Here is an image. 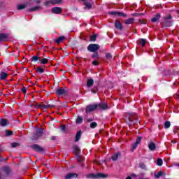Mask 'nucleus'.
<instances>
[{
  "label": "nucleus",
  "mask_w": 179,
  "mask_h": 179,
  "mask_svg": "<svg viewBox=\"0 0 179 179\" xmlns=\"http://www.w3.org/2000/svg\"><path fill=\"white\" fill-rule=\"evenodd\" d=\"M88 178H92V179H100V178H107L108 175L104 173H90L87 175Z\"/></svg>",
  "instance_id": "obj_1"
},
{
  "label": "nucleus",
  "mask_w": 179,
  "mask_h": 179,
  "mask_svg": "<svg viewBox=\"0 0 179 179\" xmlns=\"http://www.w3.org/2000/svg\"><path fill=\"white\" fill-rule=\"evenodd\" d=\"M56 94L60 97H66L68 96V91L64 87H59L56 90Z\"/></svg>",
  "instance_id": "obj_2"
},
{
  "label": "nucleus",
  "mask_w": 179,
  "mask_h": 179,
  "mask_svg": "<svg viewBox=\"0 0 179 179\" xmlns=\"http://www.w3.org/2000/svg\"><path fill=\"white\" fill-rule=\"evenodd\" d=\"M100 48V45L97 44H90L87 47L88 51H90V52H96Z\"/></svg>",
  "instance_id": "obj_3"
},
{
  "label": "nucleus",
  "mask_w": 179,
  "mask_h": 179,
  "mask_svg": "<svg viewBox=\"0 0 179 179\" xmlns=\"http://www.w3.org/2000/svg\"><path fill=\"white\" fill-rule=\"evenodd\" d=\"M62 2V0H48L45 2V6H50V5H57Z\"/></svg>",
  "instance_id": "obj_4"
},
{
  "label": "nucleus",
  "mask_w": 179,
  "mask_h": 179,
  "mask_svg": "<svg viewBox=\"0 0 179 179\" xmlns=\"http://www.w3.org/2000/svg\"><path fill=\"white\" fill-rule=\"evenodd\" d=\"M37 108H41V110H47V108H54L55 107V105L48 104H36Z\"/></svg>",
  "instance_id": "obj_5"
},
{
  "label": "nucleus",
  "mask_w": 179,
  "mask_h": 179,
  "mask_svg": "<svg viewBox=\"0 0 179 179\" xmlns=\"http://www.w3.org/2000/svg\"><path fill=\"white\" fill-rule=\"evenodd\" d=\"M43 129H37L36 134L34 135V139H38V138H41V136L43 135Z\"/></svg>",
  "instance_id": "obj_6"
},
{
  "label": "nucleus",
  "mask_w": 179,
  "mask_h": 179,
  "mask_svg": "<svg viewBox=\"0 0 179 179\" xmlns=\"http://www.w3.org/2000/svg\"><path fill=\"white\" fill-rule=\"evenodd\" d=\"M97 107H99V105L97 104L90 105L87 106L85 111L86 113H90L92 111H94V110H97Z\"/></svg>",
  "instance_id": "obj_7"
},
{
  "label": "nucleus",
  "mask_w": 179,
  "mask_h": 179,
  "mask_svg": "<svg viewBox=\"0 0 179 179\" xmlns=\"http://www.w3.org/2000/svg\"><path fill=\"white\" fill-rule=\"evenodd\" d=\"M141 141H142V138L141 137L137 138L135 143L131 145V152H134V150L136 149V148H138V145L141 143Z\"/></svg>",
  "instance_id": "obj_8"
},
{
  "label": "nucleus",
  "mask_w": 179,
  "mask_h": 179,
  "mask_svg": "<svg viewBox=\"0 0 179 179\" xmlns=\"http://www.w3.org/2000/svg\"><path fill=\"white\" fill-rule=\"evenodd\" d=\"M32 149H34V150H36V152H43V150H44V149H43V148H41L40 145H37V144H34L31 145Z\"/></svg>",
  "instance_id": "obj_9"
},
{
  "label": "nucleus",
  "mask_w": 179,
  "mask_h": 179,
  "mask_svg": "<svg viewBox=\"0 0 179 179\" xmlns=\"http://www.w3.org/2000/svg\"><path fill=\"white\" fill-rule=\"evenodd\" d=\"M8 76V74L7 73H5L4 71H1L0 73V80H6Z\"/></svg>",
  "instance_id": "obj_10"
},
{
  "label": "nucleus",
  "mask_w": 179,
  "mask_h": 179,
  "mask_svg": "<svg viewBox=\"0 0 179 179\" xmlns=\"http://www.w3.org/2000/svg\"><path fill=\"white\" fill-rule=\"evenodd\" d=\"M62 12V9L59 7H55L52 8V13L59 14Z\"/></svg>",
  "instance_id": "obj_11"
},
{
  "label": "nucleus",
  "mask_w": 179,
  "mask_h": 179,
  "mask_svg": "<svg viewBox=\"0 0 179 179\" xmlns=\"http://www.w3.org/2000/svg\"><path fill=\"white\" fill-rule=\"evenodd\" d=\"M73 152L76 153V156H78V155L80 153V148H79L78 145H74L73 147Z\"/></svg>",
  "instance_id": "obj_12"
},
{
  "label": "nucleus",
  "mask_w": 179,
  "mask_h": 179,
  "mask_svg": "<svg viewBox=\"0 0 179 179\" xmlns=\"http://www.w3.org/2000/svg\"><path fill=\"white\" fill-rule=\"evenodd\" d=\"M40 9H41V7L40 6H36L28 9V12H36L37 10H40Z\"/></svg>",
  "instance_id": "obj_13"
},
{
  "label": "nucleus",
  "mask_w": 179,
  "mask_h": 179,
  "mask_svg": "<svg viewBox=\"0 0 179 179\" xmlns=\"http://www.w3.org/2000/svg\"><path fill=\"white\" fill-rule=\"evenodd\" d=\"M0 41H8V34H0Z\"/></svg>",
  "instance_id": "obj_14"
},
{
  "label": "nucleus",
  "mask_w": 179,
  "mask_h": 179,
  "mask_svg": "<svg viewBox=\"0 0 179 179\" xmlns=\"http://www.w3.org/2000/svg\"><path fill=\"white\" fill-rule=\"evenodd\" d=\"M64 40H65V36H59L58 38L55 40V42L57 44H61V43H64Z\"/></svg>",
  "instance_id": "obj_15"
},
{
  "label": "nucleus",
  "mask_w": 179,
  "mask_h": 179,
  "mask_svg": "<svg viewBox=\"0 0 179 179\" xmlns=\"http://www.w3.org/2000/svg\"><path fill=\"white\" fill-rule=\"evenodd\" d=\"M115 27L118 30H121L122 29V24L118 20H116L115 22Z\"/></svg>",
  "instance_id": "obj_16"
},
{
  "label": "nucleus",
  "mask_w": 179,
  "mask_h": 179,
  "mask_svg": "<svg viewBox=\"0 0 179 179\" xmlns=\"http://www.w3.org/2000/svg\"><path fill=\"white\" fill-rule=\"evenodd\" d=\"M98 106L102 110H107V108H108V105H107L106 103H99Z\"/></svg>",
  "instance_id": "obj_17"
},
{
  "label": "nucleus",
  "mask_w": 179,
  "mask_h": 179,
  "mask_svg": "<svg viewBox=\"0 0 179 179\" xmlns=\"http://www.w3.org/2000/svg\"><path fill=\"white\" fill-rule=\"evenodd\" d=\"M148 148H149L150 150L154 151L156 149V145L155 144V143L150 142L148 144Z\"/></svg>",
  "instance_id": "obj_18"
},
{
  "label": "nucleus",
  "mask_w": 179,
  "mask_h": 179,
  "mask_svg": "<svg viewBox=\"0 0 179 179\" xmlns=\"http://www.w3.org/2000/svg\"><path fill=\"white\" fill-rule=\"evenodd\" d=\"M0 125L1 127H6V125H8V120H6V119H1L0 120Z\"/></svg>",
  "instance_id": "obj_19"
},
{
  "label": "nucleus",
  "mask_w": 179,
  "mask_h": 179,
  "mask_svg": "<svg viewBox=\"0 0 179 179\" xmlns=\"http://www.w3.org/2000/svg\"><path fill=\"white\" fill-rule=\"evenodd\" d=\"M134 21H135V19L129 18V19L125 20L124 21V23H125V24H132V23H134Z\"/></svg>",
  "instance_id": "obj_20"
},
{
  "label": "nucleus",
  "mask_w": 179,
  "mask_h": 179,
  "mask_svg": "<svg viewBox=\"0 0 179 179\" xmlns=\"http://www.w3.org/2000/svg\"><path fill=\"white\" fill-rule=\"evenodd\" d=\"M137 44H140L142 47H145L146 44V39H139L137 41Z\"/></svg>",
  "instance_id": "obj_21"
},
{
  "label": "nucleus",
  "mask_w": 179,
  "mask_h": 179,
  "mask_svg": "<svg viewBox=\"0 0 179 179\" xmlns=\"http://www.w3.org/2000/svg\"><path fill=\"white\" fill-rule=\"evenodd\" d=\"M82 136V131H79L77 132L76 136V139L75 141L76 142H79V141L80 140V137Z\"/></svg>",
  "instance_id": "obj_22"
},
{
  "label": "nucleus",
  "mask_w": 179,
  "mask_h": 179,
  "mask_svg": "<svg viewBox=\"0 0 179 179\" xmlns=\"http://www.w3.org/2000/svg\"><path fill=\"white\" fill-rule=\"evenodd\" d=\"M111 15H115L116 16H122L123 17H125V16H127V14H124V13L120 12H112Z\"/></svg>",
  "instance_id": "obj_23"
},
{
  "label": "nucleus",
  "mask_w": 179,
  "mask_h": 179,
  "mask_svg": "<svg viewBox=\"0 0 179 179\" xmlns=\"http://www.w3.org/2000/svg\"><path fill=\"white\" fill-rule=\"evenodd\" d=\"M159 19H160V14H157L152 18L151 22H157Z\"/></svg>",
  "instance_id": "obj_24"
},
{
  "label": "nucleus",
  "mask_w": 179,
  "mask_h": 179,
  "mask_svg": "<svg viewBox=\"0 0 179 179\" xmlns=\"http://www.w3.org/2000/svg\"><path fill=\"white\" fill-rule=\"evenodd\" d=\"M94 84V80H93V79H90L87 80V85L88 86V87L93 86Z\"/></svg>",
  "instance_id": "obj_25"
},
{
  "label": "nucleus",
  "mask_w": 179,
  "mask_h": 179,
  "mask_svg": "<svg viewBox=\"0 0 179 179\" xmlns=\"http://www.w3.org/2000/svg\"><path fill=\"white\" fill-rule=\"evenodd\" d=\"M78 177V174L76 173H68V178H76Z\"/></svg>",
  "instance_id": "obj_26"
},
{
  "label": "nucleus",
  "mask_w": 179,
  "mask_h": 179,
  "mask_svg": "<svg viewBox=\"0 0 179 179\" xmlns=\"http://www.w3.org/2000/svg\"><path fill=\"white\" fill-rule=\"evenodd\" d=\"M120 156H121V154L120 153H115V155H113L112 156V159L113 161H115V160H117L118 159V157H120Z\"/></svg>",
  "instance_id": "obj_27"
},
{
  "label": "nucleus",
  "mask_w": 179,
  "mask_h": 179,
  "mask_svg": "<svg viewBox=\"0 0 179 179\" xmlns=\"http://www.w3.org/2000/svg\"><path fill=\"white\" fill-rule=\"evenodd\" d=\"M25 8H26L25 4H20V5L17 6V10H22V9H24Z\"/></svg>",
  "instance_id": "obj_28"
},
{
  "label": "nucleus",
  "mask_w": 179,
  "mask_h": 179,
  "mask_svg": "<svg viewBox=\"0 0 179 179\" xmlns=\"http://www.w3.org/2000/svg\"><path fill=\"white\" fill-rule=\"evenodd\" d=\"M60 131L62 132H66V126H65V124H61Z\"/></svg>",
  "instance_id": "obj_29"
},
{
  "label": "nucleus",
  "mask_w": 179,
  "mask_h": 179,
  "mask_svg": "<svg viewBox=\"0 0 179 179\" xmlns=\"http://www.w3.org/2000/svg\"><path fill=\"white\" fill-rule=\"evenodd\" d=\"M157 166H163V159L159 158V159L157 160Z\"/></svg>",
  "instance_id": "obj_30"
},
{
  "label": "nucleus",
  "mask_w": 179,
  "mask_h": 179,
  "mask_svg": "<svg viewBox=\"0 0 179 179\" xmlns=\"http://www.w3.org/2000/svg\"><path fill=\"white\" fill-rule=\"evenodd\" d=\"M83 122V118L80 116H79L76 120L77 124H82Z\"/></svg>",
  "instance_id": "obj_31"
},
{
  "label": "nucleus",
  "mask_w": 179,
  "mask_h": 179,
  "mask_svg": "<svg viewBox=\"0 0 179 179\" xmlns=\"http://www.w3.org/2000/svg\"><path fill=\"white\" fill-rule=\"evenodd\" d=\"M31 60L36 62V61H41V57H38V56H33L31 58Z\"/></svg>",
  "instance_id": "obj_32"
},
{
  "label": "nucleus",
  "mask_w": 179,
  "mask_h": 179,
  "mask_svg": "<svg viewBox=\"0 0 179 179\" xmlns=\"http://www.w3.org/2000/svg\"><path fill=\"white\" fill-rule=\"evenodd\" d=\"M36 72H38V73H43L44 72V69L41 67H38L36 69Z\"/></svg>",
  "instance_id": "obj_33"
},
{
  "label": "nucleus",
  "mask_w": 179,
  "mask_h": 179,
  "mask_svg": "<svg viewBox=\"0 0 179 179\" xmlns=\"http://www.w3.org/2000/svg\"><path fill=\"white\" fill-rule=\"evenodd\" d=\"M40 61H41V64H48V59L45 58L42 59Z\"/></svg>",
  "instance_id": "obj_34"
},
{
  "label": "nucleus",
  "mask_w": 179,
  "mask_h": 179,
  "mask_svg": "<svg viewBox=\"0 0 179 179\" xmlns=\"http://www.w3.org/2000/svg\"><path fill=\"white\" fill-rule=\"evenodd\" d=\"M96 127H97V123L96 122H93L92 123L90 124L91 128H96Z\"/></svg>",
  "instance_id": "obj_35"
},
{
  "label": "nucleus",
  "mask_w": 179,
  "mask_h": 179,
  "mask_svg": "<svg viewBox=\"0 0 179 179\" xmlns=\"http://www.w3.org/2000/svg\"><path fill=\"white\" fill-rule=\"evenodd\" d=\"M85 5L87 9H90V8H92V4L90 3L85 2Z\"/></svg>",
  "instance_id": "obj_36"
},
{
  "label": "nucleus",
  "mask_w": 179,
  "mask_h": 179,
  "mask_svg": "<svg viewBox=\"0 0 179 179\" xmlns=\"http://www.w3.org/2000/svg\"><path fill=\"white\" fill-rule=\"evenodd\" d=\"M171 125V124L170 123V122L167 121V122H166L165 124H164V127L167 129V128H169Z\"/></svg>",
  "instance_id": "obj_37"
},
{
  "label": "nucleus",
  "mask_w": 179,
  "mask_h": 179,
  "mask_svg": "<svg viewBox=\"0 0 179 179\" xmlns=\"http://www.w3.org/2000/svg\"><path fill=\"white\" fill-rule=\"evenodd\" d=\"M10 135H12V131H9V130H6V136H10Z\"/></svg>",
  "instance_id": "obj_38"
},
{
  "label": "nucleus",
  "mask_w": 179,
  "mask_h": 179,
  "mask_svg": "<svg viewBox=\"0 0 179 179\" xmlns=\"http://www.w3.org/2000/svg\"><path fill=\"white\" fill-rule=\"evenodd\" d=\"M162 172H159L158 173L155 175V178H159L160 177H162Z\"/></svg>",
  "instance_id": "obj_39"
},
{
  "label": "nucleus",
  "mask_w": 179,
  "mask_h": 179,
  "mask_svg": "<svg viewBox=\"0 0 179 179\" xmlns=\"http://www.w3.org/2000/svg\"><path fill=\"white\" fill-rule=\"evenodd\" d=\"M96 35H92V36H91V37H90V41H96Z\"/></svg>",
  "instance_id": "obj_40"
},
{
  "label": "nucleus",
  "mask_w": 179,
  "mask_h": 179,
  "mask_svg": "<svg viewBox=\"0 0 179 179\" xmlns=\"http://www.w3.org/2000/svg\"><path fill=\"white\" fill-rule=\"evenodd\" d=\"M106 58L107 59H111V58H112L111 54H110V53H106Z\"/></svg>",
  "instance_id": "obj_41"
},
{
  "label": "nucleus",
  "mask_w": 179,
  "mask_h": 179,
  "mask_svg": "<svg viewBox=\"0 0 179 179\" xmlns=\"http://www.w3.org/2000/svg\"><path fill=\"white\" fill-rule=\"evenodd\" d=\"M11 146L13 148H16L17 146H19V143H11Z\"/></svg>",
  "instance_id": "obj_42"
},
{
  "label": "nucleus",
  "mask_w": 179,
  "mask_h": 179,
  "mask_svg": "<svg viewBox=\"0 0 179 179\" xmlns=\"http://www.w3.org/2000/svg\"><path fill=\"white\" fill-rule=\"evenodd\" d=\"M92 58H95V59H97L99 58V53H95L94 55H92Z\"/></svg>",
  "instance_id": "obj_43"
},
{
  "label": "nucleus",
  "mask_w": 179,
  "mask_h": 179,
  "mask_svg": "<svg viewBox=\"0 0 179 179\" xmlns=\"http://www.w3.org/2000/svg\"><path fill=\"white\" fill-rule=\"evenodd\" d=\"M171 15H169L168 16H166V17H165V19L166 20H170L171 19Z\"/></svg>",
  "instance_id": "obj_44"
},
{
  "label": "nucleus",
  "mask_w": 179,
  "mask_h": 179,
  "mask_svg": "<svg viewBox=\"0 0 179 179\" xmlns=\"http://www.w3.org/2000/svg\"><path fill=\"white\" fill-rule=\"evenodd\" d=\"M92 64H94V65H95V66H97V65H99V62L94 60V61L92 62Z\"/></svg>",
  "instance_id": "obj_45"
},
{
  "label": "nucleus",
  "mask_w": 179,
  "mask_h": 179,
  "mask_svg": "<svg viewBox=\"0 0 179 179\" xmlns=\"http://www.w3.org/2000/svg\"><path fill=\"white\" fill-rule=\"evenodd\" d=\"M21 90H22V93H26V92H27L26 87H22Z\"/></svg>",
  "instance_id": "obj_46"
},
{
  "label": "nucleus",
  "mask_w": 179,
  "mask_h": 179,
  "mask_svg": "<svg viewBox=\"0 0 179 179\" xmlns=\"http://www.w3.org/2000/svg\"><path fill=\"white\" fill-rule=\"evenodd\" d=\"M92 93H97V92L94 90H92Z\"/></svg>",
  "instance_id": "obj_47"
},
{
  "label": "nucleus",
  "mask_w": 179,
  "mask_h": 179,
  "mask_svg": "<svg viewBox=\"0 0 179 179\" xmlns=\"http://www.w3.org/2000/svg\"><path fill=\"white\" fill-rule=\"evenodd\" d=\"M41 1L40 0H37L36 1V3H40Z\"/></svg>",
  "instance_id": "obj_48"
},
{
  "label": "nucleus",
  "mask_w": 179,
  "mask_h": 179,
  "mask_svg": "<svg viewBox=\"0 0 179 179\" xmlns=\"http://www.w3.org/2000/svg\"><path fill=\"white\" fill-rule=\"evenodd\" d=\"M126 179H132V178H131V176H128Z\"/></svg>",
  "instance_id": "obj_49"
},
{
  "label": "nucleus",
  "mask_w": 179,
  "mask_h": 179,
  "mask_svg": "<svg viewBox=\"0 0 179 179\" xmlns=\"http://www.w3.org/2000/svg\"><path fill=\"white\" fill-rule=\"evenodd\" d=\"M52 139L54 141V139H55V136H52Z\"/></svg>",
  "instance_id": "obj_50"
},
{
  "label": "nucleus",
  "mask_w": 179,
  "mask_h": 179,
  "mask_svg": "<svg viewBox=\"0 0 179 179\" xmlns=\"http://www.w3.org/2000/svg\"><path fill=\"white\" fill-rule=\"evenodd\" d=\"M65 178H66V179H68V175H66V176H65Z\"/></svg>",
  "instance_id": "obj_51"
},
{
  "label": "nucleus",
  "mask_w": 179,
  "mask_h": 179,
  "mask_svg": "<svg viewBox=\"0 0 179 179\" xmlns=\"http://www.w3.org/2000/svg\"><path fill=\"white\" fill-rule=\"evenodd\" d=\"M4 169H5V170H8V167H5Z\"/></svg>",
  "instance_id": "obj_52"
},
{
  "label": "nucleus",
  "mask_w": 179,
  "mask_h": 179,
  "mask_svg": "<svg viewBox=\"0 0 179 179\" xmlns=\"http://www.w3.org/2000/svg\"><path fill=\"white\" fill-rule=\"evenodd\" d=\"M172 142H173V143H176V141H175V142H174V141H172Z\"/></svg>",
  "instance_id": "obj_53"
},
{
  "label": "nucleus",
  "mask_w": 179,
  "mask_h": 179,
  "mask_svg": "<svg viewBox=\"0 0 179 179\" xmlns=\"http://www.w3.org/2000/svg\"><path fill=\"white\" fill-rule=\"evenodd\" d=\"M178 167H179V164H178Z\"/></svg>",
  "instance_id": "obj_54"
},
{
  "label": "nucleus",
  "mask_w": 179,
  "mask_h": 179,
  "mask_svg": "<svg viewBox=\"0 0 179 179\" xmlns=\"http://www.w3.org/2000/svg\"><path fill=\"white\" fill-rule=\"evenodd\" d=\"M81 1H85V0H81Z\"/></svg>",
  "instance_id": "obj_55"
},
{
  "label": "nucleus",
  "mask_w": 179,
  "mask_h": 179,
  "mask_svg": "<svg viewBox=\"0 0 179 179\" xmlns=\"http://www.w3.org/2000/svg\"><path fill=\"white\" fill-rule=\"evenodd\" d=\"M178 12L179 13V10H178Z\"/></svg>",
  "instance_id": "obj_56"
},
{
  "label": "nucleus",
  "mask_w": 179,
  "mask_h": 179,
  "mask_svg": "<svg viewBox=\"0 0 179 179\" xmlns=\"http://www.w3.org/2000/svg\"><path fill=\"white\" fill-rule=\"evenodd\" d=\"M178 99H179V96H178Z\"/></svg>",
  "instance_id": "obj_57"
}]
</instances>
